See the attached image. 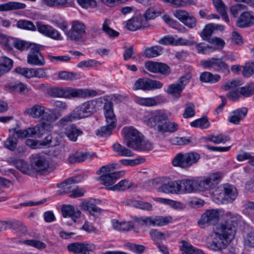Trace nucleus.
I'll return each instance as SVG.
<instances>
[{
	"label": "nucleus",
	"mask_w": 254,
	"mask_h": 254,
	"mask_svg": "<svg viewBox=\"0 0 254 254\" xmlns=\"http://www.w3.org/2000/svg\"><path fill=\"white\" fill-rule=\"evenodd\" d=\"M236 222L229 216H226L224 222H221L211 236V241L208 248L217 252L225 249L234 238L236 233Z\"/></svg>",
	"instance_id": "nucleus-1"
},
{
	"label": "nucleus",
	"mask_w": 254,
	"mask_h": 254,
	"mask_svg": "<svg viewBox=\"0 0 254 254\" xmlns=\"http://www.w3.org/2000/svg\"><path fill=\"white\" fill-rule=\"evenodd\" d=\"M123 132L127 147L138 151H148L152 149V143L145 140L143 136L132 127H125Z\"/></svg>",
	"instance_id": "nucleus-2"
},
{
	"label": "nucleus",
	"mask_w": 254,
	"mask_h": 254,
	"mask_svg": "<svg viewBox=\"0 0 254 254\" xmlns=\"http://www.w3.org/2000/svg\"><path fill=\"white\" fill-rule=\"evenodd\" d=\"M24 114L35 119H41L42 122L53 124L61 116L59 113H56L52 109L47 108L42 104H35L31 108L26 109Z\"/></svg>",
	"instance_id": "nucleus-3"
},
{
	"label": "nucleus",
	"mask_w": 254,
	"mask_h": 254,
	"mask_svg": "<svg viewBox=\"0 0 254 254\" xmlns=\"http://www.w3.org/2000/svg\"><path fill=\"white\" fill-rule=\"evenodd\" d=\"M104 110L107 125L101 127L96 133L97 135L103 137L110 135L117 124V120L113 111V103L106 102L104 106Z\"/></svg>",
	"instance_id": "nucleus-4"
},
{
	"label": "nucleus",
	"mask_w": 254,
	"mask_h": 254,
	"mask_svg": "<svg viewBox=\"0 0 254 254\" xmlns=\"http://www.w3.org/2000/svg\"><path fill=\"white\" fill-rule=\"evenodd\" d=\"M115 169L114 165L110 164L102 166L97 172V174L100 175L98 180L108 188L114 184L117 179L124 174V172L121 171L111 172Z\"/></svg>",
	"instance_id": "nucleus-5"
},
{
	"label": "nucleus",
	"mask_w": 254,
	"mask_h": 254,
	"mask_svg": "<svg viewBox=\"0 0 254 254\" xmlns=\"http://www.w3.org/2000/svg\"><path fill=\"white\" fill-rule=\"evenodd\" d=\"M53 129V126L47 122H42L33 127H28L26 129L21 130L17 133L22 138L27 137H41L45 131H51Z\"/></svg>",
	"instance_id": "nucleus-6"
},
{
	"label": "nucleus",
	"mask_w": 254,
	"mask_h": 254,
	"mask_svg": "<svg viewBox=\"0 0 254 254\" xmlns=\"http://www.w3.org/2000/svg\"><path fill=\"white\" fill-rule=\"evenodd\" d=\"M199 159L200 155L196 152H191L184 154L179 153L174 158L172 164L174 166L187 168L196 163Z\"/></svg>",
	"instance_id": "nucleus-7"
},
{
	"label": "nucleus",
	"mask_w": 254,
	"mask_h": 254,
	"mask_svg": "<svg viewBox=\"0 0 254 254\" xmlns=\"http://www.w3.org/2000/svg\"><path fill=\"white\" fill-rule=\"evenodd\" d=\"M134 221L138 225L142 226H162L170 223L172 221V218L171 216H161L135 217Z\"/></svg>",
	"instance_id": "nucleus-8"
},
{
	"label": "nucleus",
	"mask_w": 254,
	"mask_h": 254,
	"mask_svg": "<svg viewBox=\"0 0 254 254\" xmlns=\"http://www.w3.org/2000/svg\"><path fill=\"white\" fill-rule=\"evenodd\" d=\"M158 43L165 46H199L200 44L197 45L192 40H187L182 37H178L177 36L166 35L161 38Z\"/></svg>",
	"instance_id": "nucleus-9"
},
{
	"label": "nucleus",
	"mask_w": 254,
	"mask_h": 254,
	"mask_svg": "<svg viewBox=\"0 0 254 254\" xmlns=\"http://www.w3.org/2000/svg\"><path fill=\"white\" fill-rule=\"evenodd\" d=\"M162 86L163 84L159 81L148 78H140L135 81L132 88L134 90L150 91L160 89Z\"/></svg>",
	"instance_id": "nucleus-10"
},
{
	"label": "nucleus",
	"mask_w": 254,
	"mask_h": 254,
	"mask_svg": "<svg viewBox=\"0 0 254 254\" xmlns=\"http://www.w3.org/2000/svg\"><path fill=\"white\" fill-rule=\"evenodd\" d=\"M71 28L65 32L67 39L74 41H78L81 39L85 34L86 26L85 24L79 21L73 20L71 23Z\"/></svg>",
	"instance_id": "nucleus-11"
},
{
	"label": "nucleus",
	"mask_w": 254,
	"mask_h": 254,
	"mask_svg": "<svg viewBox=\"0 0 254 254\" xmlns=\"http://www.w3.org/2000/svg\"><path fill=\"white\" fill-rule=\"evenodd\" d=\"M221 176L219 173L210 174L202 180L198 181V190H209L215 188L219 183Z\"/></svg>",
	"instance_id": "nucleus-12"
},
{
	"label": "nucleus",
	"mask_w": 254,
	"mask_h": 254,
	"mask_svg": "<svg viewBox=\"0 0 254 254\" xmlns=\"http://www.w3.org/2000/svg\"><path fill=\"white\" fill-rule=\"evenodd\" d=\"M1 46L6 48H40L35 43H30L11 37H2L0 40Z\"/></svg>",
	"instance_id": "nucleus-13"
},
{
	"label": "nucleus",
	"mask_w": 254,
	"mask_h": 254,
	"mask_svg": "<svg viewBox=\"0 0 254 254\" xmlns=\"http://www.w3.org/2000/svg\"><path fill=\"white\" fill-rule=\"evenodd\" d=\"M96 109L95 102L89 101L83 103L77 107L72 112L76 119L88 117L95 112Z\"/></svg>",
	"instance_id": "nucleus-14"
},
{
	"label": "nucleus",
	"mask_w": 254,
	"mask_h": 254,
	"mask_svg": "<svg viewBox=\"0 0 254 254\" xmlns=\"http://www.w3.org/2000/svg\"><path fill=\"white\" fill-rule=\"evenodd\" d=\"M220 213L217 209H210L206 211L198 221L201 228L206 226L214 225L219 220Z\"/></svg>",
	"instance_id": "nucleus-15"
},
{
	"label": "nucleus",
	"mask_w": 254,
	"mask_h": 254,
	"mask_svg": "<svg viewBox=\"0 0 254 254\" xmlns=\"http://www.w3.org/2000/svg\"><path fill=\"white\" fill-rule=\"evenodd\" d=\"M33 174L47 171L49 167V163L46 158L39 154L33 155L31 164Z\"/></svg>",
	"instance_id": "nucleus-16"
},
{
	"label": "nucleus",
	"mask_w": 254,
	"mask_h": 254,
	"mask_svg": "<svg viewBox=\"0 0 254 254\" xmlns=\"http://www.w3.org/2000/svg\"><path fill=\"white\" fill-rule=\"evenodd\" d=\"M95 246L93 244L73 243L67 245L68 251L75 254H86L88 251H93Z\"/></svg>",
	"instance_id": "nucleus-17"
},
{
	"label": "nucleus",
	"mask_w": 254,
	"mask_h": 254,
	"mask_svg": "<svg viewBox=\"0 0 254 254\" xmlns=\"http://www.w3.org/2000/svg\"><path fill=\"white\" fill-rule=\"evenodd\" d=\"M37 27L38 31L40 33L47 37L57 40L62 39L60 32L50 25L42 24L40 22H37Z\"/></svg>",
	"instance_id": "nucleus-18"
},
{
	"label": "nucleus",
	"mask_w": 254,
	"mask_h": 254,
	"mask_svg": "<svg viewBox=\"0 0 254 254\" xmlns=\"http://www.w3.org/2000/svg\"><path fill=\"white\" fill-rule=\"evenodd\" d=\"M10 135L6 141L4 142L5 148L10 150L13 151L17 146V138H22L19 135L18 132H21L19 127L11 128L9 130Z\"/></svg>",
	"instance_id": "nucleus-19"
},
{
	"label": "nucleus",
	"mask_w": 254,
	"mask_h": 254,
	"mask_svg": "<svg viewBox=\"0 0 254 254\" xmlns=\"http://www.w3.org/2000/svg\"><path fill=\"white\" fill-rule=\"evenodd\" d=\"M63 98L67 99L85 97L89 94L86 90L68 87H63Z\"/></svg>",
	"instance_id": "nucleus-20"
},
{
	"label": "nucleus",
	"mask_w": 254,
	"mask_h": 254,
	"mask_svg": "<svg viewBox=\"0 0 254 254\" xmlns=\"http://www.w3.org/2000/svg\"><path fill=\"white\" fill-rule=\"evenodd\" d=\"M181 193H190L198 190V183L197 180H183L180 181Z\"/></svg>",
	"instance_id": "nucleus-21"
},
{
	"label": "nucleus",
	"mask_w": 254,
	"mask_h": 254,
	"mask_svg": "<svg viewBox=\"0 0 254 254\" xmlns=\"http://www.w3.org/2000/svg\"><path fill=\"white\" fill-rule=\"evenodd\" d=\"M27 62L30 64L43 65L44 64V59L39 49H31L27 57Z\"/></svg>",
	"instance_id": "nucleus-22"
},
{
	"label": "nucleus",
	"mask_w": 254,
	"mask_h": 254,
	"mask_svg": "<svg viewBox=\"0 0 254 254\" xmlns=\"http://www.w3.org/2000/svg\"><path fill=\"white\" fill-rule=\"evenodd\" d=\"M112 225L114 230L121 232H127L134 228V225L131 221H120L113 219Z\"/></svg>",
	"instance_id": "nucleus-23"
},
{
	"label": "nucleus",
	"mask_w": 254,
	"mask_h": 254,
	"mask_svg": "<svg viewBox=\"0 0 254 254\" xmlns=\"http://www.w3.org/2000/svg\"><path fill=\"white\" fill-rule=\"evenodd\" d=\"M62 212L64 217H71L73 221L80 217L81 212L72 205H65L62 208Z\"/></svg>",
	"instance_id": "nucleus-24"
},
{
	"label": "nucleus",
	"mask_w": 254,
	"mask_h": 254,
	"mask_svg": "<svg viewBox=\"0 0 254 254\" xmlns=\"http://www.w3.org/2000/svg\"><path fill=\"white\" fill-rule=\"evenodd\" d=\"M254 23V16L249 12H243L237 22V25L239 27H245Z\"/></svg>",
	"instance_id": "nucleus-25"
},
{
	"label": "nucleus",
	"mask_w": 254,
	"mask_h": 254,
	"mask_svg": "<svg viewBox=\"0 0 254 254\" xmlns=\"http://www.w3.org/2000/svg\"><path fill=\"white\" fill-rule=\"evenodd\" d=\"M168 120V116L165 112L161 110H155L150 113V117L149 119V122L154 123L158 124H163V122Z\"/></svg>",
	"instance_id": "nucleus-26"
},
{
	"label": "nucleus",
	"mask_w": 254,
	"mask_h": 254,
	"mask_svg": "<svg viewBox=\"0 0 254 254\" xmlns=\"http://www.w3.org/2000/svg\"><path fill=\"white\" fill-rule=\"evenodd\" d=\"M247 113L248 109L246 108L234 110L229 117V121L234 124H238L239 122L246 116Z\"/></svg>",
	"instance_id": "nucleus-27"
},
{
	"label": "nucleus",
	"mask_w": 254,
	"mask_h": 254,
	"mask_svg": "<svg viewBox=\"0 0 254 254\" xmlns=\"http://www.w3.org/2000/svg\"><path fill=\"white\" fill-rule=\"evenodd\" d=\"M12 164L22 173L28 175L33 174V171L31 169V165H29L24 161L21 159L14 160L12 161Z\"/></svg>",
	"instance_id": "nucleus-28"
},
{
	"label": "nucleus",
	"mask_w": 254,
	"mask_h": 254,
	"mask_svg": "<svg viewBox=\"0 0 254 254\" xmlns=\"http://www.w3.org/2000/svg\"><path fill=\"white\" fill-rule=\"evenodd\" d=\"M181 243L180 250L183 252L182 254H204L201 250L195 248L190 244L184 240L182 241Z\"/></svg>",
	"instance_id": "nucleus-29"
},
{
	"label": "nucleus",
	"mask_w": 254,
	"mask_h": 254,
	"mask_svg": "<svg viewBox=\"0 0 254 254\" xmlns=\"http://www.w3.org/2000/svg\"><path fill=\"white\" fill-rule=\"evenodd\" d=\"M178 128V125L177 123L172 122H165L163 124H158L157 129L158 131L161 133L175 132Z\"/></svg>",
	"instance_id": "nucleus-30"
},
{
	"label": "nucleus",
	"mask_w": 254,
	"mask_h": 254,
	"mask_svg": "<svg viewBox=\"0 0 254 254\" xmlns=\"http://www.w3.org/2000/svg\"><path fill=\"white\" fill-rule=\"evenodd\" d=\"M80 206L84 210L88 211L93 216H95L96 214L100 213L101 210L100 208L97 206L91 201L82 202L80 204Z\"/></svg>",
	"instance_id": "nucleus-31"
},
{
	"label": "nucleus",
	"mask_w": 254,
	"mask_h": 254,
	"mask_svg": "<svg viewBox=\"0 0 254 254\" xmlns=\"http://www.w3.org/2000/svg\"><path fill=\"white\" fill-rule=\"evenodd\" d=\"M224 197L227 201L231 202L234 200L237 196L236 188L232 185H225L224 186Z\"/></svg>",
	"instance_id": "nucleus-32"
},
{
	"label": "nucleus",
	"mask_w": 254,
	"mask_h": 254,
	"mask_svg": "<svg viewBox=\"0 0 254 254\" xmlns=\"http://www.w3.org/2000/svg\"><path fill=\"white\" fill-rule=\"evenodd\" d=\"M26 4L23 3L15 1H10L9 2L0 4V11H9L14 9H24L26 7Z\"/></svg>",
	"instance_id": "nucleus-33"
},
{
	"label": "nucleus",
	"mask_w": 254,
	"mask_h": 254,
	"mask_svg": "<svg viewBox=\"0 0 254 254\" xmlns=\"http://www.w3.org/2000/svg\"><path fill=\"white\" fill-rule=\"evenodd\" d=\"M64 133L70 141H76L78 136L82 134V131L71 125L66 128Z\"/></svg>",
	"instance_id": "nucleus-34"
},
{
	"label": "nucleus",
	"mask_w": 254,
	"mask_h": 254,
	"mask_svg": "<svg viewBox=\"0 0 254 254\" xmlns=\"http://www.w3.org/2000/svg\"><path fill=\"white\" fill-rule=\"evenodd\" d=\"M127 28L130 31H135L141 27H144L141 17H135L128 20Z\"/></svg>",
	"instance_id": "nucleus-35"
},
{
	"label": "nucleus",
	"mask_w": 254,
	"mask_h": 254,
	"mask_svg": "<svg viewBox=\"0 0 254 254\" xmlns=\"http://www.w3.org/2000/svg\"><path fill=\"white\" fill-rule=\"evenodd\" d=\"M13 65V61L10 59L2 56L0 58V72L3 74L9 71Z\"/></svg>",
	"instance_id": "nucleus-36"
},
{
	"label": "nucleus",
	"mask_w": 254,
	"mask_h": 254,
	"mask_svg": "<svg viewBox=\"0 0 254 254\" xmlns=\"http://www.w3.org/2000/svg\"><path fill=\"white\" fill-rule=\"evenodd\" d=\"M133 185L132 182H129L127 180H123L117 184L111 187L107 188L110 190H125L129 189Z\"/></svg>",
	"instance_id": "nucleus-37"
},
{
	"label": "nucleus",
	"mask_w": 254,
	"mask_h": 254,
	"mask_svg": "<svg viewBox=\"0 0 254 254\" xmlns=\"http://www.w3.org/2000/svg\"><path fill=\"white\" fill-rule=\"evenodd\" d=\"M199 78L201 82L213 83L218 82L220 76L218 74L213 75L209 72H204L200 74Z\"/></svg>",
	"instance_id": "nucleus-38"
},
{
	"label": "nucleus",
	"mask_w": 254,
	"mask_h": 254,
	"mask_svg": "<svg viewBox=\"0 0 254 254\" xmlns=\"http://www.w3.org/2000/svg\"><path fill=\"white\" fill-rule=\"evenodd\" d=\"M184 88L177 83L170 85L167 88V92L172 95L175 98L178 99Z\"/></svg>",
	"instance_id": "nucleus-39"
},
{
	"label": "nucleus",
	"mask_w": 254,
	"mask_h": 254,
	"mask_svg": "<svg viewBox=\"0 0 254 254\" xmlns=\"http://www.w3.org/2000/svg\"><path fill=\"white\" fill-rule=\"evenodd\" d=\"M242 84V82L240 79H234L226 82L222 86V88L226 91L238 90V87Z\"/></svg>",
	"instance_id": "nucleus-40"
},
{
	"label": "nucleus",
	"mask_w": 254,
	"mask_h": 254,
	"mask_svg": "<svg viewBox=\"0 0 254 254\" xmlns=\"http://www.w3.org/2000/svg\"><path fill=\"white\" fill-rule=\"evenodd\" d=\"M87 157V154L81 152H76L70 154L68 157V161L70 163H79L85 161Z\"/></svg>",
	"instance_id": "nucleus-41"
},
{
	"label": "nucleus",
	"mask_w": 254,
	"mask_h": 254,
	"mask_svg": "<svg viewBox=\"0 0 254 254\" xmlns=\"http://www.w3.org/2000/svg\"><path fill=\"white\" fill-rule=\"evenodd\" d=\"M129 205L132 207L147 211H150L152 208V206L150 203L134 199L130 200Z\"/></svg>",
	"instance_id": "nucleus-42"
},
{
	"label": "nucleus",
	"mask_w": 254,
	"mask_h": 254,
	"mask_svg": "<svg viewBox=\"0 0 254 254\" xmlns=\"http://www.w3.org/2000/svg\"><path fill=\"white\" fill-rule=\"evenodd\" d=\"M113 147L114 150L117 152L119 155L126 157H131L133 155L132 151L119 143L114 144Z\"/></svg>",
	"instance_id": "nucleus-43"
},
{
	"label": "nucleus",
	"mask_w": 254,
	"mask_h": 254,
	"mask_svg": "<svg viewBox=\"0 0 254 254\" xmlns=\"http://www.w3.org/2000/svg\"><path fill=\"white\" fill-rule=\"evenodd\" d=\"M110 21L108 19H106L102 25L103 31L110 37L114 38L118 37L119 35V33L118 31L111 28L110 27Z\"/></svg>",
	"instance_id": "nucleus-44"
},
{
	"label": "nucleus",
	"mask_w": 254,
	"mask_h": 254,
	"mask_svg": "<svg viewBox=\"0 0 254 254\" xmlns=\"http://www.w3.org/2000/svg\"><path fill=\"white\" fill-rule=\"evenodd\" d=\"M75 183V182L73 178H70L58 184L57 186L59 188L63 189V191L61 193H67L70 191V189H71L72 185Z\"/></svg>",
	"instance_id": "nucleus-45"
},
{
	"label": "nucleus",
	"mask_w": 254,
	"mask_h": 254,
	"mask_svg": "<svg viewBox=\"0 0 254 254\" xmlns=\"http://www.w3.org/2000/svg\"><path fill=\"white\" fill-rule=\"evenodd\" d=\"M242 67V74L244 76L249 77L252 76L254 74V61L246 63Z\"/></svg>",
	"instance_id": "nucleus-46"
},
{
	"label": "nucleus",
	"mask_w": 254,
	"mask_h": 254,
	"mask_svg": "<svg viewBox=\"0 0 254 254\" xmlns=\"http://www.w3.org/2000/svg\"><path fill=\"white\" fill-rule=\"evenodd\" d=\"M213 33V24H207L202 31L201 32L200 35L201 38L207 42L208 41V39L211 38V35Z\"/></svg>",
	"instance_id": "nucleus-47"
},
{
	"label": "nucleus",
	"mask_w": 254,
	"mask_h": 254,
	"mask_svg": "<svg viewBox=\"0 0 254 254\" xmlns=\"http://www.w3.org/2000/svg\"><path fill=\"white\" fill-rule=\"evenodd\" d=\"M59 143V140L56 138H54L51 134L47 135L43 140L41 141L42 148L46 146H55Z\"/></svg>",
	"instance_id": "nucleus-48"
},
{
	"label": "nucleus",
	"mask_w": 254,
	"mask_h": 254,
	"mask_svg": "<svg viewBox=\"0 0 254 254\" xmlns=\"http://www.w3.org/2000/svg\"><path fill=\"white\" fill-rule=\"evenodd\" d=\"M17 25L18 28L33 31H36L37 28L32 22L25 20H19Z\"/></svg>",
	"instance_id": "nucleus-49"
},
{
	"label": "nucleus",
	"mask_w": 254,
	"mask_h": 254,
	"mask_svg": "<svg viewBox=\"0 0 254 254\" xmlns=\"http://www.w3.org/2000/svg\"><path fill=\"white\" fill-rule=\"evenodd\" d=\"M215 70L218 71H222L226 74L230 73L228 65L221 59H216Z\"/></svg>",
	"instance_id": "nucleus-50"
},
{
	"label": "nucleus",
	"mask_w": 254,
	"mask_h": 254,
	"mask_svg": "<svg viewBox=\"0 0 254 254\" xmlns=\"http://www.w3.org/2000/svg\"><path fill=\"white\" fill-rule=\"evenodd\" d=\"M75 119H76V118L73 115V113L72 112L70 114L61 118L58 122H57L56 125L59 127H64L68 123H70Z\"/></svg>",
	"instance_id": "nucleus-51"
},
{
	"label": "nucleus",
	"mask_w": 254,
	"mask_h": 254,
	"mask_svg": "<svg viewBox=\"0 0 254 254\" xmlns=\"http://www.w3.org/2000/svg\"><path fill=\"white\" fill-rule=\"evenodd\" d=\"M207 139L215 143L218 144L224 143L230 140L229 136L222 134L218 135H210L208 137Z\"/></svg>",
	"instance_id": "nucleus-52"
},
{
	"label": "nucleus",
	"mask_w": 254,
	"mask_h": 254,
	"mask_svg": "<svg viewBox=\"0 0 254 254\" xmlns=\"http://www.w3.org/2000/svg\"><path fill=\"white\" fill-rule=\"evenodd\" d=\"M209 125L208 120L204 118L196 120L190 123L191 126L201 128H206L209 126Z\"/></svg>",
	"instance_id": "nucleus-53"
},
{
	"label": "nucleus",
	"mask_w": 254,
	"mask_h": 254,
	"mask_svg": "<svg viewBox=\"0 0 254 254\" xmlns=\"http://www.w3.org/2000/svg\"><path fill=\"white\" fill-rule=\"evenodd\" d=\"M162 53L161 49H145L144 55L147 58H153L160 55Z\"/></svg>",
	"instance_id": "nucleus-54"
},
{
	"label": "nucleus",
	"mask_w": 254,
	"mask_h": 254,
	"mask_svg": "<svg viewBox=\"0 0 254 254\" xmlns=\"http://www.w3.org/2000/svg\"><path fill=\"white\" fill-rule=\"evenodd\" d=\"M247 6L243 4L237 3L231 7L230 12L233 17H236L240 12L245 10Z\"/></svg>",
	"instance_id": "nucleus-55"
},
{
	"label": "nucleus",
	"mask_w": 254,
	"mask_h": 254,
	"mask_svg": "<svg viewBox=\"0 0 254 254\" xmlns=\"http://www.w3.org/2000/svg\"><path fill=\"white\" fill-rule=\"evenodd\" d=\"M195 106L192 103H188L186 105L183 117L185 118H189L193 117L195 115Z\"/></svg>",
	"instance_id": "nucleus-56"
},
{
	"label": "nucleus",
	"mask_w": 254,
	"mask_h": 254,
	"mask_svg": "<svg viewBox=\"0 0 254 254\" xmlns=\"http://www.w3.org/2000/svg\"><path fill=\"white\" fill-rule=\"evenodd\" d=\"M58 77L61 80H73L76 79V75L73 72L63 71L59 73Z\"/></svg>",
	"instance_id": "nucleus-57"
},
{
	"label": "nucleus",
	"mask_w": 254,
	"mask_h": 254,
	"mask_svg": "<svg viewBox=\"0 0 254 254\" xmlns=\"http://www.w3.org/2000/svg\"><path fill=\"white\" fill-rule=\"evenodd\" d=\"M208 42L212 46L218 48H223L225 45V42L223 39L216 36L212 37L211 38L208 39Z\"/></svg>",
	"instance_id": "nucleus-58"
},
{
	"label": "nucleus",
	"mask_w": 254,
	"mask_h": 254,
	"mask_svg": "<svg viewBox=\"0 0 254 254\" xmlns=\"http://www.w3.org/2000/svg\"><path fill=\"white\" fill-rule=\"evenodd\" d=\"M99 64H100V63L98 61H95L93 60H89L79 62L77 66L79 68L93 67Z\"/></svg>",
	"instance_id": "nucleus-59"
},
{
	"label": "nucleus",
	"mask_w": 254,
	"mask_h": 254,
	"mask_svg": "<svg viewBox=\"0 0 254 254\" xmlns=\"http://www.w3.org/2000/svg\"><path fill=\"white\" fill-rule=\"evenodd\" d=\"M23 243L27 245L31 246L39 249H44L46 248L45 243L36 240H26Z\"/></svg>",
	"instance_id": "nucleus-60"
},
{
	"label": "nucleus",
	"mask_w": 254,
	"mask_h": 254,
	"mask_svg": "<svg viewBox=\"0 0 254 254\" xmlns=\"http://www.w3.org/2000/svg\"><path fill=\"white\" fill-rule=\"evenodd\" d=\"M172 144L177 145H183L190 142V139L186 137H175L171 139Z\"/></svg>",
	"instance_id": "nucleus-61"
},
{
	"label": "nucleus",
	"mask_w": 254,
	"mask_h": 254,
	"mask_svg": "<svg viewBox=\"0 0 254 254\" xmlns=\"http://www.w3.org/2000/svg\"><path fill=\"white\" fill-rule=\"evenodd\" d=\"M182 23L188 27L192 28L196 26V21L194 17L189 13L187 17L185 19Z\"/></svg>",
	"instance_id": "nucleus-62"
},
{
	"label": "nucleus",
	"mask_w": 254,
	"mask_h": 254,
	"mask_svg": "<svg viewBox=\"0 0 254 254\" xmlns=\"http://www.w3.org/2000/svg\"><path fill=\"white\" fill-rule=\"evenodd\" d=\"M157 73H160L165 75H168L171 73V69L166 64L162 63H159Z\"/></svg>",
	"instance_id": "nucleus-63"
},
{
	"label": "nucleus",
	"mask_w": 254,
	"mask_h": 254,
	"mask_svg": "<svg viewBox=\"0 0 254 254\" xmlns=\"http://www.w3.org/2000/svg\"><path fill=\"white\" fill-rule=\"evenodd\" d=\"M158 63V62L148 61L145 63V67L150 72L157 73Z\"/></svg>",
	"instance_id": "nucleus-64"
}]
</instances>
